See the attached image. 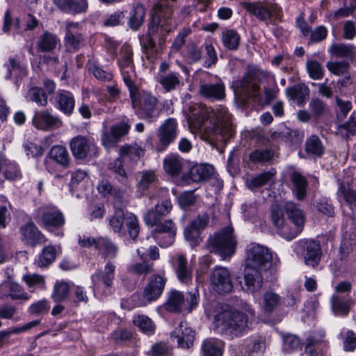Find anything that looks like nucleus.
Segmentation results:
<instances>
[{
  "instance_id": "obj_1",
  "label": "nucleus",
  "mask_w": 356,
  "mask_h": 356,
  "mask_svg": "<svg viewBox=\"0 0 356 356\" xmlns=\"http://www.w3.org/2000/svg\"><path fill=\"white\" fill-rule=\"evenodd\" d=\"M188 122L191 131L204 130L208 137L218 140L227 142L234 134L231 115L222 106L212 108L201 104L191 105Z\"/></svg>"
},
{
  "instance_id": "obj_2",
  "label": "nucleus",
  "mask_w": 356,
  "mask_h": 356,
  "mask_svg": "<svg viewBox=\"0 0 356 356\" xmlns=\"http://www.w3.org/2000/svg\"><path fill=\"white\" fill-rule=\"evenodd\" d=\"M205 314L213 319L217 329L230 336L240 335L248 326V317L226 304L211 302L206 305Z\"/></svg>"
},
{
  "instance_id": "obj_3",
  "label": "nucleus",
  "mask_w": 356,
  "mask_h": 356,
  "mask_svg": "<svg viewBox=\"0 0 356 356\" xmlns=\"http://www.w3.org/2000/svg\"><path fill=\"white\" fill-rule=\"evenodd\" d=\"M136 115L149 122L159 116L158 98L150 92L138 90L136 83L127 86Z\"/></svg>"
},
{
  "instance_id": "obj_4",
  "label": "nucleus",
  "mask_w": 356,
  "mask_h": 356,
  "mask_svg": "<svg viewBox=\"0 0 356 356\" xmlns=\"http://www.w3.org/2000/svg\"><path fill=\"white\" fill-rule=\"evenodd\" d=\"M109 225L115 233L120 234L124 230V225L129 237L136 239L140 227L137 217L132 213H124L122 209H116L109 218Z\"/></svg>"
},
{
  "instance_id": "obj_5",
  "label": "nucleus",
  "mask_w": 356,
  "mask_h": 356,
  "mask_svg": "<svg viewBox=\"0 0 356 356\" xmlns=\"http://www.w3.org/2000/svg\"><path fill=\"white\" fill-rule=\"evenodd\" d=\"M166 282L167 278L164 272L161 274L151 275L142 293L132 296V298H138L136 305L139 307L145 306L157 300L163 293Z\"/></svg>"
},
{
  "instance_id": "obj_6",
  "label": "nucleus",
  "mask_w": 356,
  "mask_h": 356,
  "mask_svg": "<svg viewBox=\"0 0 356 356\" xmlns=\"http://www.w3.org/2000/svg\"><path fill=\"white\" fill-rule=\"evenodd\" d=\"M211 251L223 259L232 256L235 252L236 240L233 234L232 227H227L215 234L209 240Z\"/></svg>"
},
{
  "instance_id": "obj_7",
  "label": "nucleus",
  "mask_w": 356,
  "mask_h": 356,
  "mask_svg": "<svg viewBox=\"0 0 356 356\" xmlns=\"http://www.w3.org/2000/svg\"><path fill=\"white\" fill-rule=\"evenodd\" d=\"M243 7L250 15L264 22L278 20L282 13L280 7L268 1L245 2Z\"/></svg>"
},
{
  "instance_id": "obj_8",
  "label": "nucleus",
  "mask_w": 356,
  "mask_h": 356,
  "mask_svg": "<svg viewBox=\"0 0 356 356\" xmlns=\"http://www.w3.org/2000/svg\"><path fill=\"white\" fill-rule=\"evenodd\" d=\"M284 209L292 225H290V229L282 230V238L290 241L302 232L305 225V216L298 205L293 202H286Z\"/></svg>"
},
{
  "instance_id": "obj_9",
  "label": "nucleus",
  "mask_w": 356,
  "mask_h": 356,
  "mask_svg": "<svg viewBox=\"0 0 356 356\" xmlns=\"http://www.w3.org/2000/svg\"><path fill=\"white\" fill-rule=\"evenodd\" d=\"M271 259V252L266 247L254 243L248 245L245 266L263 270Z\"/></svg>"
},
{
  "instance_id": "obj_10",
  "label": "nucleus",
  "mask_w": 356,
  "mask_h": 356,
  "mask_svg": "<svg viewBox=\"0 0 356 356\" xmlns=\"http://www.w3.org/2000/svg\"><path fill=\"white\" fill-rule=\"evenodd\" d=\"M146 225L154 227L153 236L161 247L167 248L174 243L177 228L172 220L168 219L164 221L159 220L155 224Z\"/></svg>"
},
{
  "instance_id": "obj_11",
  "label": "nucleus",
  "mask_w": 356,
  "mask_h": 356,
  "mask_svg": "<svg viewBox=\"0 0 356 356\" xmlns=\"http://www.w3.org/2000/svg\"><path fill=\"white\" fill-rule=\"evenodd\" d=\"M133 52L129 46L124 45L120 51L118 64L120 70L123 81L127 86L133 87L135 83L136 72L133 62Z\"/></svg>"
},
{
  "instance_id": "obj_12",
  "label": "nucleus",
  "mask_w": 356,
  "mask_h": 356,
  "mask_svg": "<svg viewBox=\"0 0 356 356\" xmlns=\"http://www.w3.org/2000/svg\"><path fill=\"white\" fill-rule=\"evenodd\" d=\"M212 289L220 294L229 293L233 288L229 270L226 268H216L210 276Z\"/></svg>"
},
{
  "instance_id": "obj_13",
  "label": "nucleus",
  "mask_w": 356,
  "mask_h": 356,
  "mask_svg": "<svg viewBox=\"0 0 356 356\" xmlns=\"http://www.w3.org/2000/svg\"><path fill=\"white\" fill-rule=\"evenodd\" d=\"M32 123L35 128L43 131L58 129L63 126L61 119L58 116L54 115L48 110L35 112Z\"/></svg>"
},
{
  "instance_id": "obj_14",
  "label": "nucleus",
  "mask_w": 356,
  "mask_h": 356,
  "mask_svg": "<svg viewBox=\"0 0 356 356\" xmlns=\"http://www.w3.org/2000/svg\"><path fill=\"white\" fill-rule=\"evenodd\" d=\"M177 135V123L174 118H169L159 127L158 137L159 145L157 152H163L175 140Z\"/></svg>"
},
{
  "instance_id": "obj_15",
  "label": "nucleus",
  "mask_w": 356,
  "mask_h": 356,
  "mask_svg": "<svg viewBox=\"0 0 356 356\" xmlns=\"http://www.w3.org/2000/svg\"><path fill=\"white\" fill-rule=\"evenodd\" d=\"M70 147L73 156L79 159H85L91 152L96 149V146L91 139L81 135L71 139Z\"/></svg>"
},
{
  "instance_id": "obj_16",
  "label": "nucleus",
  "mask_w": 356,
  "mask_h": 356,
  "mask_svg": "<svg viewBox=\"0 0 356 356\" xmlns=\"http://www.w3.org/2000/svg\"><path fill=\"white\" fill-rule=\"evenodd\" d=\"M233 86L239 93L247 97L257 96L260 89L254 72H247L241 79L235 81Z\"/></svg>"
},
{
  "instance_id": "obj_17",
  "label": "nucleus",
  "mask_w": 356,
  "mask_h": 356,
  "mask_svg": "<svg viewBox=\"0 0 356 356\" xmlns=\"http://www.w3.org/2000/svg\"><path fill=\"white\" fill-rule=\"evenodd\" d=\"M299 247L306 265L314 267L318 264L321 259V245L317 241L314 240L301 241Z\"/></svg>"
},
{
  "instance_id": "obj_18",
  "label": "nucleus",
  "mask_w": 356,
  "mask_h": 356,
  "mask_svg": "<svg viewBox=\"0 0 356 356\" xmlns=\"http://www.w3.org/2000/svg\"><path fill=\"white\" fill-rule=\"evenodd\" d=\"M81 26L78 22H68L65 27V44L70 51H75L83 44Z\"/></svg>"
},
{
  "instance_id": "obj_19",
  "label": "nucleus",
  "mask_w": 356,
  "mask_h": 356,
  "mask_svg": "<svg viewBox=\"0 0 356 356\" xmlns=\"http://www.w3.org/2000/svg\"><path fill=\"white\" fill-rule=\"evenodd\" d=\"M42 222L44 228L51 231L62 227L65 224V217L58 208L48 206L43 209Z\"/></svg>"
},
{
  "instance_id": "obj_20",
  "label": "nucleus",
  "mask_w": 356,
  "mask_h": 356,
  "mask_svg": "<svg viewBox=\"0 0 356 356\" xmlns=\"http://www.w3.org/2000/svg\"><path fill=\"white\" fill-rule=\"evenodd\" d=\"M172 204L169 199L163 200L158 202L154 207L149 209L144 215L145 224H155L159 220H162L170 213Z\"/></svg>"
},
{
  "instance_id": "obj_21",
  "label": "nucleus",
  "mask_w": 356,
  "mask_h": 356,
  "mask_svg": "<svg viewBox=\"0 0 356 356\" xmlns=\"http://www.w3.org/2000/svg\"><path fill=\"white\" fill-rule=\"evenodd\" d=\"M209 216L208 213H203L191 221L188 226L185 228L184 236L187 241L195 244L200 237V232L204 229L209 222Z\"/></svg>"
},
{
  "instance_id": "obj_22",
  "label": "nucleus",
  "mask_w": 356,
  "mask_h": 356,
  "mask_svg": "<svg viewBox=\"0 0 356 356\" xmlns=\"http://www.w3.org/2000/svg\"><path fill=\"white\" fill-rule=\"evenodd\" d=\"M174 268L178 280L183 284H189L193 280V268L188 264L183 254H179L174 258Z\"/></svg>"
},
{
  "instance_id": "obj_23",
  "label": "nucleus",
  "mask_w": 356,
  "mask_h": 356,
  "mask_svg": "<svg viewBox=\"0 0 356 356\" xmlns=\"http://www.w3.org/2000/svg\"><path fill=\"white\" fill-rule=\"evenodd\" d=\"M172 337L177 339V346L181 348H189L193 346L195 332L186 322H181L172 332Z\"/></svg>"
},
{
  "instance_id": "obj_24",
  "label": "nucleus",
  "mask_w": 356,
  "mask_h": 356,
  "mask_svg": "<svg viewBox=\"0 0 356 356\" xmlns=\"http://www.w3.org/2000/svg\"><path fill=\"white\" fill-rule=\"evenodd\" d=\"M261 270L259 268L245 266L243 277L248 292L253 294L261 289L263 284Z\"/></svg>"
},
{
  "instance_id": "obj_25",
  "label": "nucleus",
  "mask_w": 356,
  "mask_h": 356,
  "mask_svg": "<svg viewBox=\"0 0 356 356\" xmlns=\"http://www.w3.org/2000/svg\"><path fill=\"white\" fill-rule=\"evenodd\" d=\"M225 87L222 81L216 83H201L199 88V93L201 96L216 100H220L225 97Z\"/></svg>"
},
{
  "instance_id": "obj_26",
  "label": "nucleus",
  "mask_w": 356,
  "mask_h": 356,
  "mask_svg": "<svg viewBox=\"0 0 356 356\" xmlns=\"http://www.w3.org/2000/svg\"><path fill=\"white\" fill-rule=\"evenodd\" d=\"M20 234L22 240L26 244L33 246L42 242L44 238V236L41 232L31 221L28 222L26 225L20 227Z\"/></svg>"
},
{
  "instance_id": "obj_27",
  "label": "nucleus",
  "mask_w": 356,
  "mask_h": 356,
  "mask_svg": "<svg viewBox=\"0 0 356 356\" xmlns=\"http://www.w3.org/2000/svg\"><path fill=\"white\" fill-rule=\"evenodd\" d=\"M157 81L166 92L176 90L182 85L180 74L175 72L159 73Z\"/></svg>"
},
{
  "instance_id": "obj_28",
  "label": "nucleus",
  "mask_w": 356,
  "mask_h": 356,
  "mask_svg": "<svg viewBox=\"0 0 356 356\" xmlns=\"http://www.w3.org/2000/svg\"><path fill=\"white\" fill-rule=\"evenodd\" d=\"M56 107L67 115H70L74 108L75 99L72 92L67 90L58 91L56 97Z\"/></svg>"
},
{
  "instance_id": "obj_29",
  "label": "nucleus",
  "mask_w": 356,
  "mask_h": 356,
  "mask_svg": "<svg viewBox=\"0 0 356 356\" xmlns=\"http://www.w3.org/2000/svg\"><path fill=\"white\" fill-rule=\"evenodd\" d=\"M48 159L54 161L63 168H67L70 163V156L67 149L62 145H54L48 152V156L44 161L48 169Z\"/></svg>"
},
{
  "instance_id": "obj_30",
  "label": "nucleus",
  "mask_w": 356,
  "mask_h": 356,
  "mask_svg": "<svg viewBox=\"0 0 356 356\" xmlns=\"http://www.w3.org/2000/svg\"><path fill=\"white\" fill-rule=\"evenodd\" d=\"M163 165L166 173L176 177L182 171L184 160L177 154H170L164 158Z\"/></svg>"
},
{
  "instance_id": "obj_31",
  "label": "nucleus",
  "mask_w": 356,
  "mask_h": 356,
  "mask_svg": "<svg viewBox=\"0 0 356 356\" xmlns=\"http://www.w3.org/2000/svg\"><path fill=\"white\" fill-rule=\"evenodd\" d=\"M213 173V168L210 165L196 164L193 165L188 172V178L195 183L207 180Z\"/></svg>"
},
{
  "instance_id": "obj_32",
  "label": "nucleus",
  "mask_w": 356,
  "mask_h": 356,
  "mask_svg": "<svg viewBox=\"0 0 356 356\" xmlns=\"http://www.w3.org/2000/svg\"><path fill=\"white\" fill-rule=\"evenodd\" d=\"M185 299L183 293L177 290H171L168 294L165 303V309L171 312L179 313L185 306Z\"/></svg>"
},
{
  "instance_id": "obj_33",
  "label": "nucleus",
  "mask_w": 356,
  "mask_h": 356,
  "mask_svg": "<svg viewBox=\"0 0 356 356\" xmlns=\"http://www.w3.org/2000/svg\"><path fill=\"white\" fill-rule=\"evenodd\" d=\"M115 270V265L108 261L105 265L103 271H97L92 276L94 284L97 285L98 282H102L106 287H111L114 279Z\"/></svg>"
},
{
  "instance_id": "obj_34",
  "label": "nucleus",
  "mask_w": 356,
  "mask_h": 356,
  "mask_svg": "<svg viewBox=\"0 0 356 356\" xmlns=\"http://www.w3.org/2000/svg\"><path fill=\"white\" fill-rule=\"evenodd\" d=\"M290 180L293 186V192L297 199L302 200L307 193V181L306 178L298 172H293Z\"/></svg>"
},
{
  "instance_id": "obj_35",
  "label": "nucleus",
  "mask_w": 356,
  "mask_h": 356,
  "mask_svg": "<svg viewBox=\"0 0 356 356\" xmlns=\"http://www.w3.org/2000/svg\"><path fill=\"white\" fill-rule=\"evenodd\" d=\"M281 297L276 293L268 291L264 293L261 300V307L265 313L271 314L281 305Z\"/></svg>"
},
{
  "instance_id": "obj_36",
  "label": "nucleus",
  "mask_w": 356,
  "mask_h": 356,
  "mask_svg": "<svg viewBox=\"0 0 356 356\" xmlns=\"http://www.w3.org/2000/svg\"><path fill=\"white\" fill-rule=\"evenodd\" d=\"M332 311L336 316H347L350 312L351 302L343 300L338 295H332L330 298Z\"/></svg>"
},
{
  "instance_id": "obj_37",
  "label": "nucleus",
  "mask_w": 356,
  "mask_h": 356,
  "mask_svg": "<svg viewBox=\"0 0 356 356\" xmlns=\"http://www.w3.org/2000/svg\"><path fill=\"white\" fill-rule=\"evenodd\" d=\"M59 39L55 34L44 31L38 38V47L42 52H48L54 50Z\"/></svg>"
},
{
  "instance_id": "obj_38",
  "label": "nucleus",
  "mask_w": 356,
  "mask_h": 356,
  "mask_svg": "<svg viewBox=\"0 0 356 356\" xmlns=\"http://www.w3.org/2000/svg\"><path fill=\"white\" fill-rule=\"evenodd\" d=\"M309 90L305 84H298L286 89V94L291 99L296 100L298 105L305 103V99L308 97Z\"/></svg>"
},
{
  "instance_id": "obj_39",
  "label": "nucleus",
  "mask_w": 356,
  "mask_h": 356,
  "mask_svg": "<svg viewBox=\"0 0 356 356\" xmlns=\"http://www.w3.org/2000/svg\"><path fill=\"white\" fill-rule=\"evenodd\" d=\"M5 66L7 68L8 73L6 78L13 79L15 84H17L18 80L24 77L26 75V72L24 67H22L14 58H10L8 63Z\"/></svg>"
},
{
  "instance_id": "obj_40",
  "label": "nucleus",
  "mask_w": 356,
  "mask_h": 356,
  "mask_svg": "<svg viewBox=\"0 0 356 356\" xmlns=\"http://www.w3.org/2000/svg\"><path fill=\"white\" fill-rule=\"evenodd\" d=\"M56 256V248L53 245H47L43 248L41 254L35 260V264L40 268L48 266L54 261Z\"/></svg>"
},
{
  "instance_id": "obj_41",
  "label": "nucleus",
  "mask_w": 356,
  "mask_h": 356,
  "mask_svg": "<svg viewBox=\"0 0 356 356\" xmlns=\"http://www.w3.org/2000/svg\"><path fill=\"white\" fill-rule=\"evenodd\" d=\"M133 324L146 334H152L155 331V325L150 318L144 314L134 316Z\"/></svg>"
},
{
  "instance_id": "obj_42",
  "label": "nucleus",
  "mask_w": 356,
  "mask_h": 356,
  "mask_svg": "<svg viewBox=\"0 0 356 356\" xmlns=\"http://www.w3.org/2000/svg\"><path fill=\"white\" fill-rule=\"evenodd\" d=\"M305 146L308 154L320 157L324 153L325 147L319 137L316 135L309 136L306 140Z\"/></svg>"
},
{
  "instance_id": "obj_43",
  "label": "nucleus",
  "mask_w": 356,
  "mask_h": 356,
  "mask_svg": "<svg viewBox=\"0 0 356 356\" xmlns=\"http://www.w3.org/2000/svg\"><path fill=\"white\" fill-rule=\"evenodd\" d=\"M145 154V149L137 144L123 145L120 149L121 159L129 158L132 161H137Z\"/></svg>"
},
{
  "instance_id": "obj_44",
  "label": "nucleus",
  "mask_w": 356,
  "mask_h": 356,
  "mask_svg": "<svg viewBox=\"0 0 356 356\" xmlns=\"http://www.w3.org/2000/svg\"><path fill=\"white\" fill-rule=\"evenodd\" d=\"M145 15V9L141 4H138L130 12L129 19V27L133 30H137L143 23Z\"/></svg>"
},
{
  "instance_id": "obj_45",
  "label": "nucleus",
  "mask_w": 356,
  "mask_h": 356,
  "mask_svg": "<svg viewBox=\"0 0 356 356\" xmlns=\"http://www.w3.org/2000/svg\"><path fill=\"white\" fill-rule=\"evenodd\" d=\"M97 250L104 252L106 257L115 258L118 252V246L109 238L100 237L97 238Z\"/></svg>"
},
{
  "instance_id": "obj_46",
  "label": "nucleus",
  "mask_w": 356,
  "mask_h": 356,
  "mask_svg": "<svg viewBox=\"0 0 356 356\" xmlns=\"http://www.w3.org/2000/svg\"><path fill=\"white\" fill-rule=\"evenodd\" d=\"M26 99L37 104L39 106L45 107L48 104L47 96L44 90L40 87H31L27 92Z\"/></svg>"
},
{
  "instance_id": "obj_47",
  "label": "nucleus",
  "mask_w": 356,
  "mask_h": 356,
  "mask_svg": "<svg viewBox=\"0 0 356 356\" xmlns=\"http://www.w3.org/2000/svg\"><path fill=\"white\" fill-rule=\"evenodd\" d=\"M271 218L273 225L276 227L278 234L282 237V230L290 229L289 225L286 224L284 214L281 209L277 205H273L271 208Z\"/></svg>"
},
{
  "instance_id": "obj_48",
  "label": "nucleus",
  "mask_w": 356,
  "mask_h": 356,
  "mask_svg": "<svg viewBox=\"0 0 356 356\" xmlns=\"http://www.w3.org/2000/svg\"><path fill=\"white\" fill-rule=\"evenodd\" d=\"M223 45L229 50L236 49L239 45L240 36L232 29L225 30L222 33Z\"/></svg>"
},
{
  "instance_id": "obj_49",
  "label": "nucleus",
  "mask_w": 356,
  "mask_h": 356,
  "mask_svg": "<svg viewBox=\"0 0 356 356\" xmlns=\"http://www.w3.org/2000/svg\"><path fill=\"white\" fill-rule=\"evenodd\" d=\"M3 287L9 291V296L13 300H28L29 296L25 293L23 289L16 282L13 281L5 282Z\"/></svg>"
},
{
  "instance_id": "obj_50",
  "label": "nucleus",
  "mask_w": 356,
  "mask_h": 356,
  "mask_svg": "<svg viewBox=\"0 0 356 356\" xmlns=\"http://www.w3.org/2000/svg\"><path fill=\"white\" fill-rule=\"evenodd\" d=\"M69 293V284L64 281H57L54 284L51 297L55 302H61L67 298Z\"/></svg>"
},
{
  "instance_id": "obj_51",
  "label": "nucleus",
  "mask_w": 356,
  "mask_h": 356,
  "mask_svg": "<svg viewBox=\"0 0 356 356\" xmlns=\"http://www.w3.org/2000/svg\"><path fill=\"white\" fill-rule=\"evenodd\" d=\"M274 176L275 172L272 171L263 172L252 178L248 182V186L251 189L261 187L272 180Z\"/></svg>"
},
{
  "instance_id": "obj_52",
  "label": "nucleus",
  "mask_w": 356,
  "mask_h": 356,
  "mask_svg": "<svg viewBox=\"0 0 356 356\" xmlns=\"http://www.w3.org/2000/svg\"><path fill=\"white\" fill-rule=\"evenodd\" d=\"M274 156V152L268 149H257L252 151L249 159L253 163H265L270 161Z\"/></svg>"
},
{
  "instance_id": "obj_53",
  "label": "nucleus",
  "mask_w": 356,
  "mask_h": 356,
  "mask_svg": "<svg viewBox=\"0 0 356 356\" xmlns=\"http://www.w3.org/2000/svg\"><path fill=\"white\" fill-rule=\"evenodd\" d=\"M202 350L204 356H221L222 353L220 343L212 339L204 341Z\"/></svg>"
},
{
  "instance_id": "obj_54",
  "label": "nucleus",
  "mask_w": 356,
  "mask_h": 356,
  "mask_svg": "<svg viewBox=\"0 0 356 356\" xmlns=\"http://www.w3.org/2000/svg\"><path fill=\"white\" fill-rule=\"evenodd\" d=\"M338 194L339 196L341 195L348 203L355 202L356 200V182L352 181L347 185L341 184Z\"/></svg>"
},
{
  "instance_id": "obj_55",
  "label": "nucleus",
  "mask_w": 356,
  "mask_h": 356,
  "mask_svg": "<svg viewBox=\"0 0 356 356\" xmlns=\"http://www.w3.org/2000/svg\"><path fill=\"white\" fill-rule=\"evenodd\" d=\"M174 1L175 0H159L155 5V15L158 17L169 19L172 13L171 8Z\"/></svg>"
},
{
  "instance_id": "obj_56",
  "label": "nucleus",
  "mask_w": 356,
  "mask_h": 356,
  "mask_svg": "<svg viewBox=\"0 0 356 356\" xmlns=\"http://www.w3.org/2000/svg\"><path fill=\"white\" fill-rule=\"evenodd\" d=\"M282 339L284 352L290 353L300 348V340L296 335L286 334L282 336Z\"/></svg>"
},
{
  "instance_id": "obj_57",
  "label": "nucleus",
  "mask_w": 356,
  "mask_h": 356,
  "mask_svg": "<svg viewBox=\"0 0 356 356\" xmlns=\"http://www.w3.org/2000/svg\"><path fill=\"white\" fill-rule=\"evenodd\" d=\"M204 47L206 52V56L203 66L206 68H210L217 63V54L214 47L209 42H205Z\"/></svg>"
},
{
  "instance_id": "obj_58",
  "label": "nucleus",
  "mask_w": 356,
  "mask_h": 356,
  "mask_svg": "<svg viewBox=\"0 0 356 356\" xmlns=\"http://www.w3.org/2000/svg\"><path fill=\"white\" fill-rule=\"evenodd\" d=\"M331 54L338 58L353 57V48L343 44H334L330 47Z\"/></svg>"
},
{
  "instance_id": "obj_59",
  "label": "nucleus",
  "mask_w": 356,
  "mask_h": 356,
  "mask_svg": "<svg viewBox=\"0 0 356 356\" xmlns=\"http://www.w3.org/2000/svg\"><path fill=\"white\" fill-rule=\"evenodd\" d=\"M202 51L195 43H188L186 47V58L190 63H195L202 58Z\"/></svg>"
},
{
  "instance_id": "obj_60",
  "label": "nucleus",
  "mask_w": 356,
  "mask_h": 356,
  "mask_svg": "<svg viewBox=\"0 0 356 356\" xmlns=\"http://www.w3.org/2000/svg\"><path fill=\"white\" fill-rule=\"evenodd\" d=\"M309 106L316 119L322 117L327 110L326 104L318 98H313L310 101Z\"/></svg>"
},
{
  "instance_id": "obj_61",
  "label": "nucleus",
  "mask_w": 356,
  "mask_h": 356,
  "mask_svg": "<svg viewBox=\"0 0 356 356\" xmlns=\"http://www.w3.org/2000/svg\"><path fill=\"white\" fill-rule=\"evenodd\" d=\"M327 69L334 74L340 76L346 74L349 70L350 65L347 61L328 62Z\"/></svg>"
},
{
  "instance_id": "obj_62",
  "label": "nucleus",
  "mask_w": 356,
  "mask_h": 356,
  "mask_svg": "<svg viewBox=\"0 0 356 356\" xmlns=\"http://www.w3.org/2000/svg\"><path fill=\"white\" fill-rule=\"evenodd\" d=\"M356 131V122L353 118L347 122L341 124L337 127V134L343 138H349Z\"/></svg>"
},
{
  "instance_id": "obj_63",
  "label": "nucleus",
  "mask_w": 356,
  "mask_h": 356,
  "mask_svg": "<svg viewBox=\"0 0 356 356\" xmlns=\"http://www.w3.org/2000/svg\"><path fill=\"white\" fill-rule=\"evenodd\" d=\"M140 179L138 181V186L141 189H147L150 184L156 180V175L153 170H144L140 172Z\"/></svg>"
},
{
  "instance_id": "obj_64",
  "label": "nucleus",
  "mask_w": 356,
  "mask_h": 356,
  "mask_svg": "<svg viewBox=\"0 0 356 356\" xmlns=\"http://www.w3.org/2000/svg\"><path fill=\"white\" fill-rule=\"evenodd\" d=\"M306 65L307 72L312 79L318 80L323 77V67L318 61L314 60H308Z\"/></svg>"
}]
</instances>
